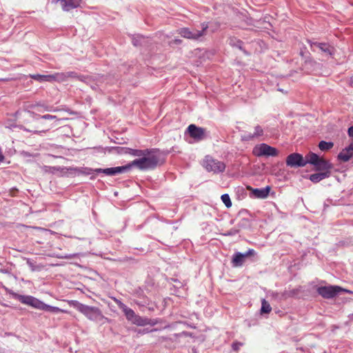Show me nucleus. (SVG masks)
Wrapping results in <instances>:
<instances>
[{"mask_svg": "<svg viewBox=\"0 0 353 353\" xmlns=\"http://www.w3.org/2000/svg\"><path fill=\"white\" fill-rule=\"evenodd\" d=\"M208 27V23L204 22L201 23V30H191L189 28H182L178 30V33L183 38L192 40H199L201 37L206 34Z\"/></svg>", "mask_w": 353, "mask_h": 353, "instance_id": "nucleus-4", "label": "nucleus"}, {"mask_svg": "<svg viewBox=\"0 0 353 353\" xmlns=\"http://www.w3.org/2000/svg\"><path fill=\"white\" fill-rule=\"evenodd\" d=\"M17 299L23 304L31 306L34 308L42 310L44 303L38 299L30 295H20L17 296Z\"/></svg>", "mask_w": 353, "mask_h": 353, "instance_id": "nucleus-10", "label": "nucleus"}, {"mask_svg": "<svg viewBox=\"0 0 353 353\" xmlns=\"http://www.w3.org/2000/svg\"><path fill=\"white\" fill-rule=\"evenodd\" d=\"M54 2H59L61 5L63 11L69 12L71 10L78 8L81 2V0H52Z\"/></svg>", "mask_w": 353, "mask_h": 353, "instance_id": "nucleus-15", "label": "nucleus"}, {"mask_svg": "<svg viewBox=\"0 0 353 353\" xmlns=\"http://www.w3.org/2000/svg\"><path fill=\"white\" fill-rule=\"evenodd\" d=\"M119 306L121 309H122L123 312H124L126 319L132 322L136 317L137 314H135V312L130 307H128L125 305H124L123 303L119 301Z\"/></svg>", "mask_w": 353, "mask_h": 353, "instance_id": "nucleus-17", "label": "nucleus"}, {"mask_svg": "<svg viewBox=\"0 0 353 353\" xmlns=\"http://www.w3.org/2000/svg\"><path fill=\"white\" fill-rule=\"evenodd\" d=\"M77 310L89 319L94 321L101 322L105 319L101 310L98 307L79 304Z\"/></svg>", "mask_w": 353, "mask_h": 353, "instance_id": "nucleus-5", "label": "nucleus"}, {"mask_svg": "<svg viewBox=\"0 0 353 353\" xmlns=\"http://www.w3.org/2000/svg\"><path fill=\"white\" fill-rule=\"evenodd\" d=\"M308 154H312V155H314V154H316L315 153L312 152H310Z\"/></svg>", "mask_w": 353, "mask_h": 353, "instance_id": "nucleus-42", "label": "nucleus"}, {"mask_svg": "<svg viewBox=\"0 0 353 353\" xmlns=\"http://www.w3.org/2000/svg\"><path fill=\"white\" fill-rule=\"evenodd\" d=\"M47 130H46V131H47ZM44 132H46V130H41V131L36 130V131H34V133L39 134V133Z\"/></svg>", "mask_w": 353, "mask_h": 353, "instance_id": "nucleus-39", "label": "nucleus"}, {"mask_svg": "<svg viewBox=\"0 0 353 353\" xmlns=\"http://www.w3.org/2000/svg\"><path fill=\"white\" fill-rule=\"evenodd\" d=\"M245 257L244 256L243 254L237 252L234 255V257L232 259V263L233 264L234 267H239L241 266L244 261H245Z\"/></svg>", "mask_w": 353, "mask_h": 353, "instance_id": "nucleus-18", "label": "nucleus"}, {"mask_svg": "<svg viewBox=\"0 0 353 353\" xmlns=\"http://www.w3.org/2000/svg\"><path fill=\"white\" fill-rule=\"evenodd\" d=\"M334 146L332 141H321L319 143V148L322 152H327Z\"/></svg>", "mask_w": 353, "mask_h": 353, "instance_id": "nucleus-23", "label": "nucleus"}, {"mask_svg": "<svg viewBox=\"0 0 353 353\" xmlns=\"http://www.w3.org/2000/svg\"><path fill=\"white\" fill-rule=\"evenodd\" d=\"M350 84L353 87V76L350 78Z\"/></svg>", "mask_w": 353, "mask_h": 353, "instance_id": "nucleus-38", "label": "nucleus"}, {"mask_svg": "<svg viewBox=\"0 0 353 353\" xmlns=\"http://www.w3.org/2000/svg\"><path fill=\"white\" fill-rule=\"evenodd\" d=\"M329 176H328L327 173L318 172L311 174L309 179L313 183H318L324 179L328 178Z\"/></svg>", "mask_w": 353, "mask_h": 353, "instance_id": "nucleus-21", "label": "nucleus"}, {"mask_svg": "<svg viewBox=\"0 0 353 353\" xmlns=\"http://www.w3.org/2000/svg\"><path fill=\"white\" fill-rule=\"evenodd\" d=\"M352 156H338L340 162H347L350 160Z\"/></svg>", "mask_w": 353, "mask_h": 353, "instance_id": "nucleus-31", "label": "nucleus"}, {"mask_svg": "<svg viewBox=\"0 0 353 353\" xmlns=\"http://www.w3.org/2000/svg\"><path fill=\"white\" fill-rule=\"evenodd\" d=\"M145 41L146 38L141 34L134 35L132 38V42L134 46H141L145 42Z\"/></svg>", "mask_w": 353, "mask_h": 353, "instance_id": "nucleus-22", "label": "nucleus"}, {"mask_svg": "<svg viewBox=\"0 0 353 353\" xmlns=\"http://www.w3.org/2000/svg\"><path fill=\"white\" fill-rule=\"evenodd\" d=\"M243 345V343H239V342H234L232 343V349L234 350V351H238L240 348V347Z\"/></svg>", "mask_w": 353, "mask_h": 353, "instance_id": "nucleus-35", "label": "nucleus"}, {"mask_svg": "<svg viewBox=\"0 0 353 353\" xmlns=\"http://www.w3.org/2000/svg\"><path fill=\"white\" fill-rule=\"evenodd\" d=\"M67 80L70 78L71 79H77L79 81H83V76L79 75L76 72L70 71L65 72Z\"/></svg>", "mask_w": 353, "mask_h": 353, "instance_id": "nucleus-26", "label": "nucleus"}, {"mask_svg": "<svg viewBox=\"0 0 353 353\" xmlns=\"http://www.w3.org/2000/svg\"><path fill=\"white\" fill-rule=\"evenodd\" d=\"M41 310L48 311L52 313H67L68 312L65 310L60 309L57 307L50 306L49 305H47L46 303L43 304V307H42Z\"/></svg>", "mask_w": 353, "mask_h": 353, "instance_id": "nucleus-24", "label": "nucleus"}, {"mask_svg": "<svg viewBox=\"0 0 353 353\" xmlns=\"http://www.w3.org/2000/svg\"><path fill=\"white\" fill-rule=\"evenodd\" d=\"M185 134L194 139V141H201L204 140L207 137L206 130L201 127H198L194 124H190L185 130Z\"/></svg>", "mask_w": 353, "mask_h": 353, "instance_id": "nucleus-9", "label": "nucleus"}, {"mask_svg": "<svg viewBox=\"0 0 353 353\" xmlns=\"http://www.w3.org/2000/svg\"><path fill=\"white\" fill-rule=\"evenodd\" d=\"M347 134L349 137H353V125L348 128Z\"/></svg>", "mask_w": 353, "mask_h": 353, "instance_id": "nucleus-36", "label": "nucleus"}, {"mask_svg": "<svg viewBox=\"0 0 353 353\" xmlns=\"http://www.w3.org/2000/svg\"><path fill=\"white\" fill-rule=\"evenodd\" d=\"M174 43L176 44H181L182 43V40H181L179 39H175L174 40Z\"/></svg>", "mask_w": 353, "mask_h": 353, "instance_id": "nucleus-37", "label": "nucleus"}, {"mask_svg": "<svg viewBox=\"0 0 353 353\" xmlns=\"http://www.w3.org/2000/svg\"><path fill=\"white\" fill-rule=\"evenodd\" d=\"M264 134V131L263 128L257 125L254 127V132L250 133L246 131H242V134H241V140L242 141H249L257 139L260 137H262Z\"/></svg>", "mask_w": 353, "mask_h": 353, "instance_id": "nucleus-11", "label": "nucleus"}, {"mask_svg": "<svg viewBox=\"0 0 353 353\" xmlns=\"http://www.w3.org/2000/svg\"><path fill=\"white\" fill-rule=\"evenodd\" d=\"M30 78L37 81L39 82H43V81H48L51 82L52 81V77L51 74H30Z\"/></svg>", "mask_w": 353, "mask_h": 353, "instance_id": "nucleus-20", "label": "nucleus"}, {"mask_svg": "<svg viewBox=\"0 0 353 353\" xmlns=\"http://www.w3.org/2000/svg\"><path fill=\"white\" fill-rule=\"evenodd\" d=\"M346 154H353V143H351L348 147L345 148ZM339 154H344L342 152H340Z\"/></svg>", "mask_w": 353, "mask_h": 353, "instance_id": "nucleus-30", "label": "nucleus"}, {"mask_svg": "<svg viewBox=\"0 0 353 353\" xmlns=\"http://www.w3.org/2000/svg\"><path fill=\"white\" fill-rule=\"evenodd\" d=\"M221 199L223 203L226 206V208H230L232 206V201H231L229 194H224L221 196Z\"/></svg>", "mask_w": 353, "mask_h": 353, "instance_id": "nucleus-29", "label": "nucleus"}, {"mask_svg": "<svg viewBox=\"0 0 353 353\" xmlns=\"http://www.w3.org/2000/svg\"><path fill=\"white\" fill-rule=\"evenodd\" d=\"M252 154H277V150L266 143H261L255 145Z\"/></svg>", "mask_w": 353, "mask_h": 353, "instance_id": "nucleus-13", "label": "nucleus"}, {"mask_svg": "<svg viewBox=\"0 0 353 353\" xmlns=\"http://www.w3.org/2000/svg\"><path fill=\"white\" fill-rule=\"evenodd\" d=\"M310 44L311 50L313 52H321L326 57H332L335 53V48L328 43L308 41Z\"/></svg>", "mask_w": 353, "mask_h": 353, "instance_id": "nucleus-6", "label": "nucleus"}, {"mask_svg": "<svg viewBox=\"0 0 353 353\" xmlns=\"http://www.w3.org/2000/svg\"><path fill=\"white\" fill-rule=\"evenodd\" d=\"M309 159H304L303 156H288L286 163L290 167H303L308 163Z\"/></svg>", "mask_w": 353, "mask_h": 353, "instance_id": "nucleus-14", "label": "nucleus"}, {"mask_svg": "<svg viewBox=\"0 0 353 353\" xmlns=\"http://www.w3.org/2000/svg\"><path fill=\"white\" fill-rule=\"evenodd\" d=\"M133 324H135L139 326H144L147 325H154L157 324V321L148 319V318H143L139 315H137L134 318V321L132 322Z\"/></svg>", "mask_w": 353, "mask_h": 353, "instance_id": "nucleus-16", "label": "nucleus"}, {"mask_svg": "<svg viewBox=\"0 0 353 353\" xmlns=\"http://www.w3.org/2000/svg\"><path fill=\"white\" fill-rule=\"evenodd\" d=\"M13 144V141L8 142L6 145V149L4 152L6 153L7 154H13L14 153H15L16 150L14 148Z\"/></svg>", "mask_w": 353, "mask_h": 353, "instance_id": "nucleus-27", "label": "nucleus"}, {"mask_svg": "<svg viewBox=\"0 0 353 353\" xmlns=\"http://www.w3.org/2000/svg\"><path fill=\"white\" fill-rule=\"evenodd\" d=\"M4 159V156H0V162L2 161Z\"/></svg>", "mask_w": 353, "mask_h": 353, "instance_id": "nucleus-40", "label": "nucleus"}, {"mask_svg": "<svg viewBox=\"0 0 353 353\" xmlns=\"http://www.w3.org/2000/svg\"><path fill=\"white\" fill-rule=\"evenodd\" d=\"M279 90L281 92H283V90H282V89H279Z\"/></svg>", "mask_w": 353, "mask_h": 353, "instance_id": "nucleus-45", "label": "nucleus"}, {"mask_svg": "<svg viewBox=\"0 0 353 353\" xmlns=\"http://www.w3.org/2000/svg\"><path fill=\"white\" fill-rule=\"evenodd\" d=\"M247 189L250 192L251 196L256 199H264L268 196L271 190V187L267 185L263 188H253L251 186H248Z\"/></svg>", "mask_w": 353, "mask_h": 353, "instance_id": "nucleus-12", "label": "nucleus"}, {"mask_svg": "<svg viewBox=\"0 0 353 353\" xmlns=\"http://www.w3.org/2000/svg\"><path fill=\"white\" fill-rule=\"evenodd\" d=\"M341 292H345L351 294L352 292L343 289L339 286H324L319 287L317 289V292L324 299H332L338 293Z\"/></svg>", "mask_w": 353, "mask_h": 353, "instance_id": "nucleus-7", "label": "nucleus"}, {"mask_svg": "<svg viewBox=\"0 0 353 353\" xmlns=\"http://www.w3.org/2000/svg\"><path fill=\"white\" fill-rule=\"evenodd\" d=\"M203 165L208 171L214 172H222L225 168L223 162L214 159L212 156H205Z\"/></svg>", "mask_w": 353, "mask_h": 353, "instance_id": "nucleus-8", "label": "nucleus"}, {"mask_svg": "<svg viewBox=\"0 0 353 353\" xmlns=\"http://www.w3.org/2000/svg\"><path fill=\"white\" fill-rule=\"evenodd\" d=\"M159 150L157 148L134 150L123 146L111 148H93L90 153H110L112 154H159Z\"/></svg>", "mask_w": 353, "mask_h": 353, "instance_id": "nucleus-2", "label": "nucleus"}, {"mask_svg": "<svg viewBox=\"0 0 353 353\" xmlns=\"http://www.w3.org/2000/svg\"><path fill=\"white\" fill-rule=\"evenodd\" d=\"M165 161L163 156H142L141 158L135 159L125 165L105 169L97 168L94 170V172L113 176L117 174L127 172L133 168L141 170L154 169L157 165L163 164Z\"/></svg>", "mask_w": 353, "mask_h": 353, "instance_id": "nucleus-1", "label": "nucleus"}, {"mask_svg": "<svg viewBox=\"0 0 353 353\" xmlns=\"http://www.w3.org/2000/svg\"><path fill=\"white\" fill-rule=\"evenodd\" d=\"M52 81L63 82L67 81L65 72H57L51 74Z\"/></svg>", "mask_w": 353, "mask_h": 353, "instance_id": "nucleus-25", "label": "nucleus"}, {"mask_svg": "<svg viewBox=\"0 0 353 353\" xmlns=\"http://www.w3.org/2000/svg\"><path fill=\"white\" fill-rule=\"evenodd\" d=\"M244 256L248 257L255 255V251L253 249H249L245 253L243 254Z\"/></svg>", "mask_w": 353, "mask_h": 353, "instance_id": "nucleus-33", "label": "nucleus"}, {"mask_svg": "<svg viewBox=\"0 0 353 353\" xmlns=\"http://www.w3.org/2000/svg\"><path fill=\"white\" fill-rule=\"evenodd\" d=\"M308 163L314 166L316 171L321 173H327L328 176L331 175L333 165L329 161L325 160L321 156H310Z\"/></svg>", "mask_w": 353, "mask_h": 353, "instance_id": "nucleus-3", "label": "nucleus"}, {"mask_svg": "<svg viewBox=\"0 0 353 353\" xmlns=\"http://www.w3.org/2000/svg\"><path fill=\"white\" fill-rule=\"evenodd\" d=\"M28 113L30 114V117H32L33 119L38 120V119H41V116L34 112L28 111Z\"/></svg>", "mask_w": 353, "mask_h": 353, "instance_id": "nucleus-32", "label": "nucleus"}, {"mask_svg": "<svg viewBox=\"0 0 353 353\" xmlns=\"http://www.w3.org/2000/svg\"><path fill=\"white\" fill-rule=\"evenodd\" d=\"M2 153H3V150H2L1 148L0 147V154H2Z\"/></svg>", "mask_w": 353, "mask_h": 353, "instance_id": "nucleus-43", "label": "nucleus"}, {"mask_svg": "<svg viewBox=\"0 0 353 353\" xmlns=\"http://www.w3.org/2000/svg\"><path fill=\"white\" fill-rule=\"evenodd\" d=\"M290 154H294V155H296V154H300L299 153H297V152H293V153H291Z\"/></svg>", "mask_w": 353, "mask_h": 353, "instance_id": "nucleus-41", "label": "nucleus"}, {"mask_svg": "<svg viewBox=\"0 0 353 353\" xmlns=\"http://www.w3.org/2000/svg\"><path fill=\"white\" fill-rule=\"evenodd\" d=\"M41 119L53 120V119H57V116H54V115L44 114L41 117Z\"/></svg>", "mask_w": 353, "mask_h": 353, "instance_id": "nucleus-34", "label": "nucleus"}, {"mask_svg": "<svg viewBox=\"0 0 353 353\" xmlns=\"http://www.w3.org/2000/svg\"><path fill=\"white\" fill-rule=\"evenodd\" d=\"M229 44L232 47H236L242 50L245 54H248L247 51L243 48V42L241 40L234 37L230 38L229 40Z\"/></svg>", "mask_w": 353, "mask_h": 353, "instance_id": "nucleus-19", "label": "nucleus"}, {"mask_svg": "<svg viewBox=\"0 0 353 353\" xmlns=\"http://www.w3.org/2000/svg\"><path fill=\"white\" fill-rule=\"evenodd\" d=\"M272 307L270 303L265 299L262 301L261 312L268 314L271 312Z\"/></svg>", "mask_w": 353, "mask_h": 353, "instance_id": "nucleus-28", "label": "nucleus"}, {"mask_svg": "<svg viewBox=\"0 0 353 353\" xmlns=\"http://www.w3.org/2000/svg\"><path fill=\"white\" fill-rule=\"evenodd\" d=\"M300 54H301V56H303V52L302 51H301Z\"/></svg>", "mask_w": 353, "mask_h": 353, "instance_id": "nucleus-44", "label": "nucleus"}]
</instances>
